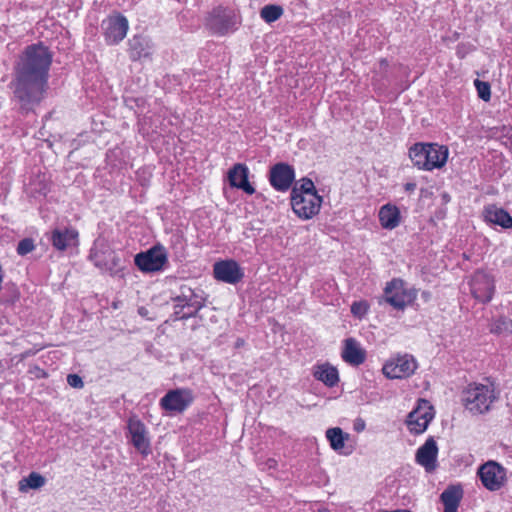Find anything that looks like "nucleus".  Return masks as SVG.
<instances>
[{
	"label": "nucleus",
	"mask_w": 512,
	"mask_h": 512,
	"mask_svg": "<svg viewBox=\"0 0 512 512\" xmlns=\"http://www.w3.org/2000/svg\"><path fill=\"white\" fill-rule=\"evenodd\" d=\"M52 53L42 43L31 44L23 52L10 82L21 110L29 111L43 99L48 86Z\"/></svg>",
	"instance_id": "1"
},
{
	"label": "nucleus",
	"mask_w": 512,
	"mask_h": 512,
	"mask_svg": "<svg viewBox=\"0 0 512 512\" xmlns=\"http://www.w3.org/2000/svg\"><path fill=\"white\" fill-rule=\"evenodd\" d=\"M409 157L417 168L431 171L446 164L448 150L445 146L436 143L418 142L410 147Z\"/></svg>",
	"instance_id": "2"
},
{
	"label": "nucleus",
	"mask_w": 512,
	"mask_h": 512,
	"mask_svg": "<svg viewBox=\"0 0 512 512\" xmlns=\"http://www.w3.org/2000/svg\"><path fill=\"white\" fill-rule=\"evenodd\" d=\"M497 398L493 385L480 383L469 384L461 395L464 407L474 415L488 412Z\"/></svg>",
	"instance_id": "3"
},
{
	"label": "nucleus",
	"mask_w": 512,
	"mask_h": 512,
	"mask_svg": "<svg viewBox=\"0 0 512 512\" xmlns=\"http://www.w3.org/2000/svg\"><path fill=\"white\" fill-rule=\"evenodd\" d=\"M89 259L98 269L111 276H124L119 256L104 240L98 239L94 242Z\"/></svg>",
	"instance_id": "4"
},
{
	"label": "nucleus",
	"mask_w": 512,
	"mask_h": 512,
	"mask_svg": "<svg viewBox=\"0 0 512 512\" xmlns=\"http://www.w3.org/2000/svg\"><path fill=\"white\" fill-rule=\"evenodd\" d=\"M416 297L417 291L415 289L407 288L405 281L401 278H393L386 283L379 304L387 303L395 310L404 311L408 305L415 301Z\"/></svg>",
	"instance_id": "5"
},
{
	"label": "nucleus",
	"mask_w": 512,
	"mask_h": 512,
	"mask_svg": "<svg viewBox=\"0 0 512 512\" xmlns=\"http://www.w3.org/2000/svg\"><path fill=\"white\" fill-rule=\"evenodd\" d=\"M239 19L234 9L219 5L206 18L207 28L216 35L224 36L237 30Z\"/></svg>",
	"instance_id": "6"
},
{
	"label": "nucleus",
	"mask_w": 512,
	"mask_h": 512,
	"mask_svg": "<svg viewBox=\"0 0 512 512\" xmlns=\"http://www.w3.org/2000/svg\"><path fill=\"white\" fill-rule=\"evenodd\" d=\"M167 262L166 250L160 244L154 245L145 252L136 254L134 258L135 265L144 273L162 271Z\"/></svg>",
	"instance_id": "7"
},
{
	"label": "nucleus",
	"mask_w": 512,
	"mask_h": 512,
	"mask_svg": "<svg viewBox=\"0 0 512 512\" xmlns=\"http://www.w3.org/2000/svg\"><path fill=\"white\" fill-rule=\"evenodd\" d=\"M194 401L193 391L189 388L169 390L161 399L160 407L171 413L184 412Z\"/></svg>",
	"instance_id": "8"
},
{
	"label": "nucleus",
	"mask_w": 512,
	"mask_h": 512,
	"mask_svg": "<svg viewBox=\"0 0 512 512\" xmlns=\"http://www.w3.org/2000/svg\"><path fill=\"white\" fill-rule=\"evenodd\" d=\"M130 442L134 448L145 458L151 454V441L145 424L137 417H130L127 422Z\"/></svg>",
	"instance_id": "9"
},
{
	"label": "nucleus",
	"mask_w": 512,
	"mask_h": 512,
	"mask_svg": "<svg viewBox=\"0 0 512 512\" xmlns=\"http://www.w3.org/2000/svg\"><path fill=\"white\" fill-rule=\"evenodd\" d=\"M478 476L487 490L497 491L505 484L506 470L499 463L491 460L479 467Z\"/></svg>",
	"instance_id": "10"
},
{
	"label": "nucleus",
	"mask_w": 512,
	"mask_h": 512,
	"mask_svg": "<svg viewBox=\"0 0 512 512\" xmlns=\"http://www.w3.org/2000/svg\"><path fill=\"white\" fill-rule=\"evenodd\" d=\"M417 362L412 355H398L383 366V374L389 379H403L414 374Z\"/></svg>",
	"instance_id": "11"
},
{
	"label": "nucleus",
	"mask_w": 512,
	"mask_h": 512,
	"mask_svg": "<svg viewBox=\"0 0 512 512\" xmlns=\"http://www.w3.org/2000/svg\"><path fill=\"white\" fill-rule=\"evenodd\" d=\"M290 199L294 213L303 220H309L316 216L323 201L319 194L292 195Z\"/></svg>",
	"instance_id": "12"
},
{
	"label": "nucleus",
	"mask_w": 512,
	"mask_h": 512,
	"mask_svg": "<svg viewBox=\"0 0 512 512\" xmlns=\"http://www.w3.org/2000/svg\"><path fill=\"white\" fill-rule=\"evenodd\" d=\"M470 290L477 301L481 303L490 302L495 291L493 277L483 270H477L471 277Z\"/></svg>",
	"instance_id": "13"
},
{
	"label": "nucleus",
	"mask_w": 512,
	"mask_h": 512,
	"mask_svg": "<svg viewBox=\"0 0 512 512\" xmlns=\"http://www.w3.org/2000/svg\"><path fill=\"white\" fill-rule=\"evenodd\" d=\"M101 28L103 30L106 43L109 45H116L125 38L129 24L127 18L118 13L103 20Z\"/></svg>",
	"instance_id": "14"
},
{
	"label": "nucleus",
	"mask_w": 512,
	"mask_h": 512,
	"mask_svg": "<svg viewBox=\"0 0 512 512\" xmlns=\"http://www.w3.org/2000/svg\"><path fill=\"white\" fill-rule=\"evenodd\" d=\"M295 180V170L293 166L285 162H279L273 165L269 171L270 185L279 192L288 191Z\"/></svg>",
	"instance_id": "15"
},
{
	"label": "nucleus",
	"mask_w": 512,
	"mask_h": 512,
	"mask_svg": "<svg viewBox=\"0 0 512 512\" xmlns=\"http://www.w3.org/2000/svg\"><path fill=\"white\" fill-rule=\"evenodd\" d=\"M215 279L228 284H237L244 278V271L233 259L221 260L214 264Z\"/></svg>",
	"instance_id": "16"
},
{
	"label": "nucleus",
	"mask_w": 512,
	"mask_h": 512,
	"mask_svg": "<svg viewBox=\"0 0 512 512\" xmlns=\"http://www.w3.org/2000/svg\"><path fill=\"white\" fill-rule=\"evenodd\" d=\"M433 418L434 413L432 406H418L408 414L406 425L410 433L419 435L426 431Z\"/></svg>",
	"instance_id": "17"
},
{
	"label": "nucleus",
	"mask_w": 512,
	"mask_h": 512,
	"mask_svg": "<svg viewBox=\"0 0 512 512\" xmlns=\"http://www.w3.org/2000/svg\"><path fill=\"white\" fill-rule=\"evenodd\" d=\"M171 300L178 303V306L182 308H192L194 314H198L199 311L205 306L204 298L194 289L187 285H182L179 288V293Z\"/></svg>",
	"instance_id": "18"
},
{
	"label": "nucleus",
	"mask_w": 512,
	"mask_h": 512,
	"mask_svg": "<svg viewBox=\"0 0 512 512\" xmlns=\"http://www.w3.org/2000/svg\"><path fill=\"white\" fill-rule=\"evenodd\" d=\"M438 446L433 437H429L416 452V462L423 466L426 472H432L437 467Z\"/></svg>",
	"instance_id": "19"
},
{
	"label": "nucleus",
	"mask_w": 512,
	"mask_h": 512,
	"mask_svg": "<svg viewBox=\"0 0 512 512\" xmlns=\"http://www.w3.org/2000/svg\"><path fill=\"white\" fill-rule=\"evenodd\" d=\"M78 231L73 227L55 228L51 231L49 241L58 251H65L78 244Z\"/></svg>",
	"instance_id": "20"
},
{
	"label": "nucleus",
	"mask_w": 512,
	"mask_h": 512,
	"mask_svg": "<svg viewBox=\"0 0 512 512\" xmlns=\"http://www.w3.org/2000/svg\"><path fill=\"white\" fill-rule=\"evenodd\" d=\"M249 169L245 164L237 163L228 172V180L231 187L241 189L248 195L255 193V188L250 184Z\"/></svg>",
	"instance_id": "21"
},
{
	"label": "nucleus",
	"mask_w": 512,
	"mask_h": 512,
	"mask_svg": "<svg viewBox=\"0 0 512 512\" xmlns=\"http://www.w3.org/2000/svg\"><path fill=\"white\" fill-rule=\"evenodd\" d=\"M343 360L353 366H359L366 360V351L361 348L359 342L354 338H347L341 354Z\"/></svg>",
	"instance_id": "22"
},
{
	"label": "nucleus",
	"mask_w": 512,
	"mask_h": 512,
	"mask_svg": "<svg viewBox=\"0 0 512 512\" xmlns=\"http://www.w3.org/2000/svg\"><path fill=\"white\" fill-rule=\"evenodd\" d=\"M129 56L132 61H138L142 58H149L152 54L153 46L151 41L142 35H134L128 42Z\"/></svg>",
	"instance_id": "23"
},
{
	"label": "nucleus",
	"mask_w": 512,
	"mask_h": 512,
	"mask_svg": "<svg viewBox=\"0 0 512 512\" xmlns=\"http://www.w3.org/2000/svg\"><path fill=\"white\" fill-rule=\"evenodd\" d=\"M483 216L486 222L498 225L503 229L512 228V216L505 209L496 205L484 207Z\"/></svg>",
	"instance_id": "24"
},
{
	"label": "nucleus",
	"mask_w": 512,
	"mask_h": 512,
	"mask_svg": "<svg viewBox=\"0 0 512 512\" xmlns=\"http://www.w3.org/2000/svg\"><path fill=\"white\" fill-rule=\"evenodd\" d=\"M463 494V488L460 484L449 485L440 495V500L444 505L443 512H457Z\"/></svg>",
	"instance_id": "25"
},
{
	"label": "nucleus",
	"mask_w": 512,
	"mask_h": 512,
	"mask_svg": "<svg viewBox=\"0 0 512 512\" xmlns=\"http://www.w3.org/2000/svg\"><path fill=\"white\" fill-rule=\"evenodd\" d=\"M378 216L381 226L385 229H394L399 225L400 212L394 205H383L379 210Z\"/></svg>",
	"instance_id": "26"
},
{
	"label": "nucleus",
	"mask_w": 512,
	"mask_h": 512,
	"mask_svg": "<svg viewBox=\"0 0 512 512\" xmlns=\"http://www.w3.org/2000/svg\"><path fill=\"white\" fill-rule=\"evenodd\" d=\"M313 376L318 381L323 382L327 387H334L339 382L338 370L329 364L317 366Z\"/></svg>",
	"instance_id": "27"
},
{
	"label": "nucleus",
	"mask_w": 512,
	"mask_h": 512,
	"mask_svg": "<svg viewBox=\"0 0 512 512\" xmlns=\"http://www.w3.org/2000/svg\"><path fill=\"white\" fill-rule=\"evenodd\" d=\"M326 438L334 451L344 448L345 441L349 438L348 433H344L339 427H333L326 430Z\"/></svg>",
	"instance_id": "28"
},
{
	"label": "nucleus",
	"mask_w": 512,
	"mask_h": 512,
	"mask_svg": "<svg viewBox=\"0 0 512 512\" xmlns=\"http://www.w3.org/2000/svg\"><path fill=\"white\" fill-rule=\"evenodd\" d=\"M46 483V479L44 476L37 472H31L27 477L23 478L19 482V490L26 491L29 489H39L44 486Z\"/></svg>",
	"instance_id": "29"
},
{
	"label": "nucleus",
	"mask_w": 512,
	"mask_h": 512,
	"mask_svg": "<svg viewBox=\"0 0 512 512\" xmlns=\"http://www.w3.org/2000/svg\"><path fill=\"white\" fill-rule=\"evenodd\" d=\"M318 194L313 181L310 178L304 177L296 183L292 188L291 195H312Z\"/></svg>",
	"instance_id": "30"
},
{
	"label": "nucleus",
	"mask_w": 512,
	"mask_h": 512,
	"mask_svg": "<svg viewBox=\"0 0 512 512\" xmlns=\"http://www.w3.org/2000/svg\"><path fill=\"white\" fill-rule=\"evenodd\" d=\"M283 14V8L279 5H266L260 11L261 18L267 22L272 23L278 20Z\"/></svg>",
	"instance_id": "31"
},
{
	"label": "nucleus",
	"mask_w": 512,
	"mask_h": 512,
	"mask_svg": "<svg viewBox=\"0 0 512 512\" xmlns=\"http://www.w3.org/2000/svg\"><path fill=\"white\" fill-rule=\"evenodd\" d=\"M490 331L495 334L512 333V321L507 318L500 317L494 321Z\"/></svg>",
	"instance_id": "32"
},
{
	"label": "nucleus",
	"mask_w": 512,
	"mask_h": 512,
	"mask_svg": "<svg viewBox=\"0 0 512 512\" xmlns=\"http://www.w3.org/2000/svg\"><path fill=\"white\" fill-rule=\"evenodd\" d=\"M475 87L477 89V93L480 99L484 101H489L491 98V86L488 82L481 81L476 79L474 81Z\"/></svg>",
	"instance_id": "33"
},
{
	"label": "nucleus",
	"mask_w": 512,
	"mask_h": 512,
	"mask_svg": "<svg viewBox=\"0 0 512 512\" xmlns=\"http://www.w3.org/2000/svg\"><path fill=\"white\" fill-rule=\"evenodd\" d=\"M124 102L126 107L134 110L136 113H138V110L142 113L146 105V100L143 97H125Z\"/></svg>",
	"instance_id": "34"
},
{
	"label": "nucleus",
	"mask_w": 512,
	"mask_h": 512,
	"mask_svg": "<svg viewBox=\"0 0 512 512\" xmlns=\"http://www.w3.org/2000/svg\"><path fill=\"white\" fill-rule=\"evenodd\" d=\"M35 249L34 240L32 238H24L18 242L16 252L20 256H25Z\"/></svg>",
	"instance_id": "35"
},
{
	"label": "nucleus",
	"mask_w": 512,
	"mask_h": 512,
	"mask_svg": "<svg viewBox=\"0 0 512 512\" xmlns=\"http://www.w3.org/2000/svg\"><path fill=\"white\" fill-rule=\"evenodd\" d=\"M368 308L369 306L366 301H356L351 305V313L354 316L362 318L367 314Z\"/></svg>",
	"instance_id": "36"
},
{
	"label": "nucleus",
	"mask_w": 512,
	"mask_h": 512,
	"mask_svg": "<svg viewBox=\"0 0 512 512\" xmlns=\"http://www.w3.org/2000/svg\"><path fill=\"white\" fill-rule=\"evenodd\" d=\"M185 308L178 306V303L175 304V311L173 313L175 320H187L192 317H197L198 314H194L193 311L191 313H184Z\"/></svg>",
	"instance_id": "37"
},
{
	"label": "nucleus",
	"mask_w": 512,
	"mask_h": 512,
	"mask_svg": "<svg viewBox=\"0 0 512 512\" xmlns=\"http://www.w3.org/2000/svg\"><path fill=\"white\" fill-rule=\"evenodd\" d=\"M474 49L475 47L470 43H460L456 47V55L458 58L463 59Z\"/></svg>",
	"instance_id": "38"
},
{
	"label": "nucleus",
	"mask_w": 512,
	"mask_h": 512,
	"mask_svg": "<svg viewBox=\"0 0 512 512\" xmlns=\"http://www.w3.org/2000/svg\"><path fill=\"white\" fill-rule=\"evenodd\" d=\"M67 383L77 389H81L84 386L83 379L77 374H69L67 376Z\"/></svg>",
	"instance_id": "39"
},
{
	"label": "nucleus",
	"mask_w": 512,
	"mask_h": 512,
	"mask_svg": "<svg viewBox=\"0 0 512 512\" xmlns=\"http://www.w3.org/2000/svg\"><path fill=\"white\" fill-rule=\"evenodd\" d=\"M28 372L37 379H44L48 377L47 372L44 369L40 368L38 365L30 366Z\"/></svg>",
	"instance_id": "40"
},
{
	"label": "nucleus",
	"mask_w": 512,
	"mask_h": 512,
	"mask_svg": "<svg viewBox=\"0 0 512 512\" xmlns=\"http://www.w3.org/2000/svg\"><path fill=\"white\" fill-rule=\"evenodd\" d=\"M365 427H366V423H365L364 419L358 417L354 420L353 429L355 432L360 433V432L364 431Z\"/></svg>",
	"instance_id": "41"
},
{
	"label": "nucleus",
	"mask_w": 512,
	"mask_h": 512,
	"mask_svg": "<svg viewBox=\"0 0 512 512\" xmlns=\"http://www.w3.org/2000/svg\"><path fill=\"white\" fill-rule=\"evenodd\" d=\"M42 348H36V349H28L20 354V359L24 360L28 357L34 356L38 351H40Z\"/></svg>",
	"instance_id": "42"
},
{
	"label": "nucleus",
	"mask_w": 512,
	"mask_h": 512,
	"mask_svg": "<svg viewBox=\"0 0 512 512\" xmlns=\"http://www.w3.org/2000/svg\"><path fill=\"white\" fill-rule=\"evenodd\" d=\"M404 189L406 192H413L416 189V183L408 182L404 185Z\"/></svg>",
	"instance_id": "43"
},
{
	"label": "nucleus",
	"mask_w": 512,
	"mask_h": 512,
	"mask_svg": "<svg viewBox=\"0 0 512 512\" xmlns=\"http://www.w3.org/2000/svg\"><path fill=\"white\" fill-rule=\"evenodd\" d=\"M267 463L269 468H274L276 466V461L274 459H269Z\"/></svg>",
	"instance_id": "44"
},
{
	"label": "nucleus",
	"mask_w": 512,
	"mask_h": 512,
	"mask_svg": "<svg viewBox=\"0 0 512 512\" xmlns=\"http://www.w3.org/2000/svg\"><path fill=\"white\" fill-rule=\"evenodd\" d=\"M318 512H330V511L326 508H323V509H319Z\"/></svg>",
	"instance_id": "45"
},
{
	"label": "nucleus",
	"mask_w": 512,
	"mask_h": 512,
	"mask_svg": "<svg viewBox=\"0 0 512 512\" xmlns=\"http://www.w3.org/2000/svg\"><path fill=\"white\" fill-rule=\"evenodd\" d=\"M187 310L185 311L184 310V313H191V311L193 310L192 308H186Z\"/></svg>",
	"instance_id": "46"
}]
</instances>
